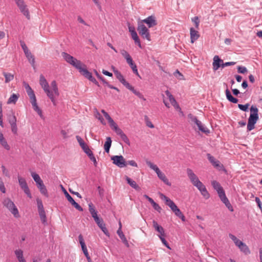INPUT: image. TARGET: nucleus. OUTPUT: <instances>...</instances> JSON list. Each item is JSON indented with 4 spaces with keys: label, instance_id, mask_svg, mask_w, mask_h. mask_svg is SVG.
<instances>
[{
    "label": "nucleus",
    "instance_id": "nucleus-1",
    "mask_svg": "<svg viewBox=\"0 0 262 262\" xmlns=\"http://www.w3.org/2000/svg\"><path fill=\"white\" fill-rule=\"evenodd\" d=\"M62 56L64 59L69 64L79 70V72L86 78L95 83L98 86H99V83L93 77L92 73L90 72L86 69L85 64H83L80 60H77L72 56L66 52L61 53Z\"/></svg>",
    "mask_w": 262,
    "mask_h": 262
},
{
    "label": "nucleus",
    "instance_id": "nucleus-2",
    "mask_svg": "<svg viewBox=\"0 0 262 262\" xmlns=\"http://www.w3.org/2000/svg\"><path fill=\"white\" fill-rule=\"evenodd\" d=\"M24 86L27 94L30 97V102L33 106V109L34 111L37 112L38 114H41V111L37 104L36 99L33 90L31 89L30 85L26 82H24Z\"/></svg>",
    "mask_w": 262,
    "mask_h": 262
},
{
    "label": "nucleus",
    "instance_id": "nucleus-3",
    "mask_svg": "<svg viewBox=\"0 0 262 262\" xmlns=\"http://www.w3.org/2000/svg\"><path fill=\"white\" fill-rule=\"evenodd\" d=\"M39 83L48 97L50 99L53 104L55 105L56 101L53 92L50 90L49 84L42 75L40 76Z\"/></svg>",
    "mask_w": 262,
    "mask_h": 262
},
{
    "label": "nucleus",
    "instance_id": "nucleus-4",
    "mask_svg": "<svg viewBox=\"0 0 262 262\" xmlns=\"http://www.w3.org/2000/svg\"><path fill=\"white\" fill-rule=\"evenodd\" d=\"M146 164L152 169H153L157 174L158 178L161 180L165 184L168 186H170L171 184L169 182L165 174L161 172L158 166L151 163L150 161L146 160Z\"/></svg>",
    "mask_w": 262,
    "mask_h": 262
},
{
    "label": "nucleus",
    "instance_id": "nucleus-5",
    "mask_svg": "<svg viewBox=\"0 0 262 262\" xmlns=\"http://www.w3.org/2000/svg\"><path fill=\"white\" fill-rule=\"evenodd\" d=\"M120 53L121 54L122 56L126 59L127 63L129 65L130 67L132 68L133 73L138 77H140V75L138 72L137 66L134 62L129 53L124 49H122L120 51Z\"/></svg>",
    "mask_w": 262,
    "mask_h": 262
},
{
    "label": "nucleus",
    "instance_id": "nucleus-6",
    "mask_svg": "<svg viewBox=\"0 0 262 262\" xmlns=\"http://www.w3.org/2000/svg\"><path fill=\"white\" fill-rule=\"evenodd\" d=\"M188 118L189 121L191 122V124L196 125L198 129L202 133L206 134H208L210 133V130L204 126L201 121L199 120L196 116L193 115L192 114H189L188 115Z\"/></svg>",
    "mask_w": 262,
    "mask_h": 262
},
{
    "label": "nucleus",
    "instance_id": "nucleus-7",
    "mask_svg": "<svg viewBox=\"0 0 262 262\" xmlns=\"http://www.w3.org/2000/svg\"><path fill=\"white\" fill-rule=\"evenodd\" d=\"M3 204L13 214L14 217H19L18 210L14 203L9 199L6 198L3 201Z\"/></svg>",
    "mask_w": 262,
    "mask_h": 262
},
{
    "label": "nucleus",
    "instance_id": "nucleus-8",
    "mask_svg": "<svg viewBox=\"0 0 262 262\" xmlns=\"http://www.w3.org/2000/svg\"><path fill=\"white\" fill-rule=\"evenodd\" d=\"M137 30L143 38L146 39L148 41L151 40L148 29L142 23H138Z\"/></svg>",
    "mask_w": 262,
    "mask_h": 262
},
{
    "label": "nucleus",
    "instance_id": "nucleus-9",
    "mask_svg": "<svg viewBox=\"0 0 262 262\" xmlns=\"http://www.w3.org/2000/svg\"><path fill=\"white\" fill-rule=\"evenodd\" d=\"M19 8L20 12L27 18L30 19V15L27 5L25 4L24 0H14Z\"/></svg>",
    "mask_w": 262,
    "mask_h": 262
},
{
    "label": "nucleus",
    "instance_id": "nucleus-10",
    "mask_svg": "<svg viewBox=\"0 0 262 262\" xmlns=\"http://www.w3.org/2000/svg\"><path fill=\"white\" fill-rule=\"evenodd\" d=\"M114 164L120 168L125 167L127 166V162L124 157L120 156H113L111 157Z\"/></svg>",
    "mask_w": 262,
    "mask_h": 262
},
{
    "label": "nucleus",
    "instance_id": "nucleus-11",
    "mask_svg": "<svg viewBox=\"0 0 262 262\" xmlns=\"http://www.w3.org/2000/svg\"><path fill=\"white\" fill-rule=\"evenodd\" d=\"M18 181L21 189L24 191V192L29 198H32V195L30 192V190L25 179L20 176H18Z\"/></svg>",
    "mask_w": 262,
    "mask_h": 262
},
{
    "label": "nucleus",
    "instance_id": "nucleus-12",
    "mask_svg": "<svg viewBox=\"0 0 262 262\" xmlns=\"http://www.w3.org/2000/svg\"><path fill=\"white\" fill-rule=\"evenodd\" d=\"M250 112L248 121L256 123L258 120V110L256 106L252 105L250 108Z\"/></svg>",
    "mask_w": 262,
    "mask_h": 262
},
{
    "label": "nucleus",
    "instance_id": "nucleus-13",
    "mask_svg": "<svg viewBox=\"0 0 262 262\" xmlns=\"http://www.w3.org/2000/svg\"><path fill=\"white\" fill-rule=\"evenodd\" d=\"M95 222L98 226L101 229L103 233L107 236H110V233L105 227V224L104 223L103 220L101 217H98L94 220Z\"/></svg>",
    "mask_w": 262,
    "mask_h": 262
},
{
    "label": "nucleus",
    "instance_id": "nucleus-14",
    "mask_svg": "<svg viewBox=\"0 0 262 262\" xmlns=\"http://www.w3.org/2000/svg\"><path fill=\"white\" fill-rule=\"evenodd\" d=\"M144 23L147 25L149 28L153 27L157 25V22L155 16L151 15L143 19L141 22Z\"/></svg>",
    "mask_w": 262,
    "mask_h": 262
},
{
    "label": "nucleus",
    "instance_id": "nucleus-15",
    "mask_svg": "<svg viewBox=\"0 0 262 262\" xmlns=\"http://www.w3.org/2000/svg\"><path fill=\"white\" fill-rule=\"evenodd\" d=\"M186 171L187 176L193 185L197 183L198 182L200 181L196 174L193 172L192 169L187 168Z\"/></svg>",
    "mask_w": 262,
    "mask_h": 262
},
{
    "label": "nucleus",
    "instance_id": "nucleus-16",
    "mask_svg": "<svg viewBox=\"0 0 262 262\" xmlns=\"http://www.w3.org/2000/svg\"><path fill=\"white\" fill-rule=\"evenodd\" d=\"M76 138L80 147L86 154L92 151L80 136H76Z\"/></svg>",
    "mask_w": 262,
    "mask_h": 262
},
{
    "label": "nucleus",
    "instance_id": "nucleus-17",
    "mask_svg": "<svg viewBox=\"0 0 262 262\" xmlns=\"http://www.w3.org/2000/svg\"><path fill=\"white\" fill-rule=\"evenodd\" d=\"M119 225H120V227H119V228L118 229V230H117V233L118 235H119V237L120 238V239H121L123 243L127 247H129V245L128 244V242L126 238L125 237L124 234H123V232L121 230V224L120 222H119Z\"/></svg>",
    "mask_w": 262,
    "mask_h": 262
},
{
    "label": "nucleus",
    "instance_id": "nucleus-18",
    "mask_svg": "<svg viewBox=\"0 0 262 262\" xmlns=\"http://www.w3.org/2000/svg\"><path fill=\"white\" fill-rule=\"evenodd\" d=\"M78 239H79V243L81 247L82 250L84 255L86 257L89 256L90 255L89 254V253H88V250L86 248V246L84 243L83 236L81 234H80L78 236Z\"/></svg>",
    "mask_w": 262,
    "mask_h": 262
},
{
    "label": "nucleus",
    "instance_id": "nucleus-19",
    "mask_svg": "<svg viewBox=\"0 0 262 262\" xmlns=\"http://www.w3.org/2000/svg\"><path fill=\"white\" fill-rule=\"evenodd\" d=\"M223 60L220 59L217 55L213 57V69L214 71L217 70L220 67H222Z\"/></svg>",
    "mask_w": 262,
    "mask_h": 262
},
{
    "label": "nucleus",
    "instance_id": "nucleus-20",
    "mask_svg": "<svg viewBox=\"0 0 262 262\" xmlns=\"http://www.w3.org/2000/svg\"><path fill=\"white\" fill-rule=\"evenodd\" d=\"M190 34L191 42L193 43L200 37V34L198 31H196L193 28L190 29Z\"/></svg>",
    "mask_w": 262,
    "mask_h": 262
},
{
    "label": "nucleus",
    "instance_id": "nucleus-21",
    "mask_svg": "<svg viewBox=\"0 0 262 262\" xmlns=\"http://www.w3.org/2000/svg\"><path fill=\"white\" fill-rule=\"evenodd\" d=\"M152 225L155 229L160 233L159 236H165L164 228L161 226L159 225L155 220L152 221Z\"/></svg>",
    "mask_w": 262,
    "mask_h": 262
},
{
    "label": "nucleus",
    "instance_id": "nucleus-22",
    "mask_svg": "<svg viewBox=\"0 0 262 262\" xmlns=\"http://www.w3.org/2000/svg\"><path fill=\"white\" fill-rule=\"evenodd\" d=\"M125 180L127 181V183L133 188L137 191H140L141 188L139 186L136 182L133 180L132 179L129 178L127 176H125Z\"/></svg>",
    "mask_w": 262,
    "mask_h": 262
},
{
    "label": "nucleus",
    "instance_id": "nucleus-23",
    "mask_svg": "<svg viewBox=\"0 0 262 262\" xmlns=\"http://www.w3.org/2000/svg\"><path fill=\"white\" fill-rule=\"evenodd\" d=\"M89 210L94 220L99 217L97 215L98 212L95 210V207L92 203L89 204Z\"/></svg>",
    "mask_w": 262,
    "mask_h": 262
},
{
    "label": "nucleus",
    "instance_id": "nucleus-24",
    "mask_svg": "<svg viewBox=\"0 0 262 262\" xmlns=\"http://www.w3.org/2000/svg\"><path fill=\"white\" fill-rule=\"evenodd\" d=\"M51 86L52 88V90L51 91L53 92V94L54 96L58 97L59 95V93L58 91V89L57 87V85L55 80H53L51 83Z\"/></svg>",
    "mask_w": 262,
    "mask_h": 262
},
{
    "label": "nucleus",
    "instance_id": "nucleus-25",
    "mask_svg": "<svg viewBox=\"0 0 262 262\" xmlns=\"http://www.w3.org/2000/svg\"><path fill=\"white\" fill-rule=\"evenodd\" d=\"M225 94L227 97V99L228 101L233 103H236L238 102V99L236 98H234L231 95L230 91L228 89H227L225 91Z\"/></svg>",
    "mask_w": 262,
    "mask_h": 262
},
{
    "label": "nucleus",
    "instance_id": "nucleus-26",
    "mask_svg": "<svg viewBox=\"0 0 262 262\" xmlns=\"http://www.w3.org/2000/svg\"><path fill=\"white\" fill-rule=\"evenodd\" d=\"M37 187L39 189L40 193L44 195L46 197L49 196L48 190L45 186V185L43 184V182L42 183L37 185Z\"/></svg>",
    "mask_w": 262,
    "mask_h": 262
},
{
    "label": "nucleus",
    "instance_id": "nucleus-27",
    "mask_svg": "<svg viewBox=\"0 0 262 262\" xmlns=\"http://www.w3.org/2000/svg\"><path fill=\"white\" fill-rule=\"evenodd\" d=\"M171 210L174 213L175 215L178 217H179L182 214V212L178 208L177 206L174 203L172 204H170V206L169 207Z\"/></svg>",
    "mask_w": 262,
    "mask_h": 262
},
{
    "label": "nucleus",
    "instance_id": "nucleus-28",
    "mask_svg": "<svg viewBox=\"0 0 262 262\" xmlns=\"http://www.w3.org/2000/svg\"><path fill=\"white\" fill-rule=\"evenodd\" d=\"M229 236L234 242L235 245L238 247V248L241 247V245H243L244 243L238 239L235 235L230 233L229 234Z\"/></svg>",
    "mask_w": 262,
    "mask_h": 262
},
{
    "label": "nucleus",
    "instance_id": "nucleus-29",
    "mask_svg": "<svg viewBox=\"0 0 262 262\" xmlns=\"http://www.w3.org/2000/svg\"><path fill=\"white\" fill-rule=\"evenodd\" d=\"M112 69L113 70V72L115 74L116 78L119 80V81L122 83L125 79L124 78L122 74L117 70H116L115 67H113Z\"/></svg>",
    "mask_w": 262,
    "mask_h": 262
},
{
    "label": "nucleus",
    "instance_id": "nucleus-30",
    "mask_svg": "<svg viewBox=\"0 0 262 262\" xmlns=\"http://www.w3.org/2000/svg\"><path fill=\"white\" fill-rule=\"evenodd\" d=\"M117 134L120 136L121 139L128 145H130V142L127 138V136L123 132V131L121 129L119 132H118Z\"/></svg>",
    "mask_w": 262,
    "mask_h": 262
},
{
    "label": "nucleus",
    "instance_id": "nucleus-31",
    "mask_svg": "<svg viewBox=\"0 0 262 262\" xmlns=\"http://www.w3.org/2000/svg\"><path fill=\"white\" fill-rule=\"evenodd\" d=\"M112 145V140L111 138L108 137L106 139V141L104 145V148L106 152L108 153L110 151V149L111 148Z\"/></svg>",
    "mask_w": 262,
    "mask_h": 262
},
{
    "label": "nucleus",
    "instance_id": "nucleus-32",
    "mask_svg": "<svg viewBox=\"0 0 262 262\" xmlns=\"http://www.w3.org/2000/svg\"><path fill=\"white\" fill-rule=\"evenodd\" d=\"M31 176L32 177L33 180L35 182L36 186L43 182L42 180L41 179L39 176L38 174L36 173L35 172H32Z\"/></svg>",
    "mask_w": 262,
    "mask_h": 262
},
{
    "label": "nucleus",
    "instance_id": "nucleus-33",
    "mask_svg": "<svg viewBox=\"0 0 262 262\" xmlns=\"http://www.w3.org/2000/svg\"><path fill=\"white\" fill-rule=\"evenodd\" d=\"M207 156L208 159L213 166L215 167L219 166L220 162L217 160H216L214 157L212 156L210 154H208Z\"/></svg>",
    "mask_w": 262,
    "mask_h": 262
},
{
    "label": "nucleus",
    "instance_id": "nucleus-34",
    "mask_svg": "<svg viewBox=\"0 0 262 262\" xmlns=\"http://www.w3.org/2000/svg\"><path fill=\"white\" fill-rule=\"evenodd\" d=\"M239 249L240 251L244 253L245 255H249L251 253L249 247L244 243L243 244V245L241 246Z\"/></svg>",
    "mask_w": 262,
    "mask_h": 262
},
{
    "label": "nucleus",
    "instance_id": "nucleus-35",
    "mask_svg": "<svg viewBox=\"0 0 262 262\" xmlns=\"http://www.w3.org/2000/svg\"><path fill=\"white\" fill-rule=\"evenodd\" d=\"M108 123L111 128L113 129L116 134L121 130V129L118 127L117 124L115 123L113 119L110 121Z\"/></svg>",
    "mask_w": 262,
    "mask_h": 262
},
{
    "label": "nucleus",
    "instance_id": "nucleus-36",
    "mask_svg": "<svg viewBox=\"0 0 262 262\" xmlns=\"http://www.w3.org/2000/svg\"><path fill=\"white\" fill-rule=\"evenodd\" d=\"M211 184L213 188L216 190L217 193L224 190L223 187L221 186L220 184L216 181H213Z\"/></svg>",
    "mask_w": 262,
    "mask_h": 262
},
{
    "label": "nucleus",
    "instance_id": "nucleus-37",
    "mask_svg": "<svg viewBox=\"0 0 262 262\" xmlns=\"http://www.w3.org/2000/svg\"><path fill=\"white\" fill-rule=\"evenodd\" d=\"M19 97V95H16L15 94H13L9 98L7 103L10 104V103H14L15 104L16 101H17Z\"/></svg>",
    "mask_w": 262,
    "mask_h": 262
},
{
    "label": "nucleus",
    "instance_id": "nucleus-38",
    "mask_svg": "<svg viewBox=\"0 0 262 262\" xmlns=\"http://www.w3.org/2000/svg\"><path fill=\"white\" fill-rule=\"evenodd\" d=\"M165 94L166 96L168 97L169 101L170 102L171 104L172 105H175L177 104V101L175 100L173 96L171 94L170 92L168 90H167L165 91Z\"/></svg>",
    "mask_w": 262,
    "mask_h": 262
},
{
    "label": "nucleus",
    "instance_id": "nucleus-39",
    "mask_svg": "<svg viewBox=\"0 0 262 262\" xmlns=\"http://www.w3.org/2000/svg\"><path fill=\"white\" fill-rule=\"evenodd\" d=\"M3 75L5 78V82L8 83L14 78V75L9 73L3 72Z\"/></svg>",
    "mask_w": 262,
    "mask_h": 262
},
{
    "label": "nucleus",
    "instance_id": "nucleus-40",
    "mask_svg": "<svg viewBox=\"0 0 262 262\" xmlns=\"http://www.w3.org/2000/svg\"><path fill=\"white\" fill-rule=\"evenodd\" d=\"M25 55L32 66H34L35 63V58L34 56L31 54V52L30 51H28V53L25 54Z\"/></svg>",
    "mask_w": 262,
    "mask_h": 262
},
{
    "label": "nucleus",
    "instance_id": "nucleus-41",
    "mask_svg": "<svg viewBox=\"0 0 262 262\" xmlns=\"http://www.w3.org/2000/svg\"><path fill=\"white\" fill-rule=\"evenodd\" d=\"M160 196H161V198L163 200H164L165 201V203L169 207L170 206V204H172L174 202L171 200L169 198H168V197H167L166 196H165V195H164L162 193H161L160 194Z\"/></svg>",
    "mask_w": 262,
    "mask_h": 262
},
{
    "label": "nucleus",
    "instance_id": "nucleus-42",
    "mask_svg": "<svg viewBox=\"0 0 262 262\" xmlns=\"http://www.w3.org/2000/svg\"><path fill=\"white\" fill-rule=\"evenodd\" d=\"M86 155H88V156L89 157L90 159L93 162L94 166L95 167H97V161H96V159L95 156H94V154H93V152L92 151H91L90 152L88 153Z\"/></svg>",
    "mask_w": 262,
    "mask_h": 262
},
{
    "label": "nucleus",
    "instance_id": "nucleus-43",
    "mask_svg": "<svg viewBox=\"0 0 262 262\" xmlns=\"http://www.w3.org/2000/svg\"><path fill=\"white\" fill-rule=\"evenodd\" d=\"M36 202L37 205L38 211L45 210L42 201L39 199H37L36 200Z\"/></svg>",
    "mask_w": 262,
    "mask_h": 262
},
{
    "label": "nucleus",
    "instance_id": "nucleus-44",
    "mask_svg": "<svg viewBox=\"0 0 262 262\" xmlns=\"http://www.w3.org/2000/svg\"><path fill=\"white\" fill-rule=\"evenodd\" d=\"M219 198L222 202L226 201L228 198L226 197L225 191L223 190L222 191H220V192L217 193Z\"/></svg>",
    "mask_w": 262,
    "mask_h": 262
},
{
    "label": "nucleus",
    "instance_id": "nucleus-45",
    "mask_svg": "<svg viewBox=\"0 0 262 262\" xmlns=\"http://www.w3.org/2000/svg\"><path fill=\"white\" fill-rule=\"evenodd\" d=\"M94 73L97 77L100 79L104 84L106 86L108 85L109 83L102 76H101L96 70H94Z\"/></svg>",
    "mask_w": 262,
    "mask_h": 262
},
{
    "label": "nucleus",
    "instance_id": "nucleus-46",
    "mask_svg": "<svg viewBox=\"0 0 262 262\" xmlns=\"http://www.w3.org/2000/svg\"><path fill=\"white\" fill-rule=\"evenodd\" d=\"M194 186H195L200 192L202 191V189L204 190L206 189V187L201 181L198 182Z\"/></svg>",
    "mask_w": 262,
    "mask_h": 262
},
{
    "label": "nucleus",
    "instance_id": "nucleus-47",
    "mask_svg": "<svg viewBox=\"0 0 262 262\" xmlns=\"http://www.w3.org/2000/svg\"><path fill=\"white\" fill-rule=\"evenodd\" d=\"M63 191H64V193L65 194L66 197L67 198L68 201L71 203H72L74 200L73 199V198L68 193V192L67 191V190L62 186Z\"/></svg>",
    "mask_w": 262,
    "mask_h": 262
},
{
    "label": "nucleus",
    "instance_id": "nucleus-48",
    "mask_svg": "<svg viewBox=\"0 0 262 262\" xmlns=\"http://www.w3.org/2000/svg\"><path fill=\"white\" fill-rule=\"evenodd\" d=\"M225 205V206L228 208V209L231 212L233 211V207L232 206L231 204H230L229 200L227 199V200H226V201H224L223 202Z\"/></svg>",
    "mask_w": 262,
    "mask_h": 262
},
{
    "label": "nucleus",
    "instance_id": "nucleus-49",
    "mask_svg": "<svg viewBox=\"0 0 262 262\" xmlns=\"http://www.w3.org/2000/svg\"><path fill=\"white\" fill-rule=\"evenodd\" d=\"M20 45L25 53V54L28 53V51H29L28 47H27L25 42L23 40L20 41Z\"/></svg>",
    "mask_w": 262,
    "mask_h": 262
},
{
    "label": "nucleus",
    "instance_id": "nucleus-50",
    "mask_svg": "<svg viewBox=\"0 0 262 262\" xmlns=\"http://www.w3.org/2000/svg\"><path fill=\"white\" fill-rule=\"evenodd\" d=\"M144 120H145V121L146 122V125L151 128H152L154 127V125L152 124V123H151V122L149 120L148 117H147V116H144Z\"/></svg>",
    "mask_w": 262,
    "mask_h": 262
},
{
    "label": "nucleus",
    "instance_id": "nucleus-51",
    "mask_svg": "<svg viewBox=\"0 0 262 262\" xmlns=\"http://www.w3.org/2000/svg\"><path fill=\"white\" fill-rule=\"evenodd\" d=\"M249 106V103H247L245 105H243V104H238V108L242 110V111H243L244 112H247L248 111V108Z\"/></svg>",
    "mask_w": 262,
    "mask_h": 262
},
{
    "label": "nucleus",
    "instance_id": "nucleus-52",
    "mask_svg": "<svg viewBox=\"0 0 262 262\" xmlns=\"http://www.w3.org/2000/svg\"><path fill=\"white\" fill-rule=\"evenodd\" d=\"M8 121L10 124L16 123V118L14 114L9 116Z\"/></svg>",
    "mask_w": 262,
    "mask_h": 262
},
{
    "label": "nucleus",
    "instance_id": "nucleus-53",
    "mask_svg": "<svg viewBox=\"0 0 262 262\" xmlns=\"http://www.w3.org/2000/svg\"><path fill=\"white\" fill-rule=\"evenodd\" d=\"M135 95L137 96L139 98L143 99V100H146L145 98L144 97L143 95L139 91H137L135 89L132 91Z\"/></svg>",
    "mask_w": 262,
    "mask_h": 262
},
{
    "label": "nucleus",
    "instance_id": "nucleus-54",
    "mask_svg": "<svg viewBox=\"0 0 262 262\" xmlns=\"http://www.w3.org/2000/svg\"><path fill=\"white\" fill-rule=\"evenodd\" d=\"M135 95L137 96L139 98L143 99V100H146L145 98L144 97L143 95L139 91H137L135 89L132 91Z\"/></svg>",
    "mask_w": 262,
    "mask_h": 262
},
{
    "label": "nucleus",
    "instance_id": "nucleus-55",
    "mask_svg": "<svg viewBox=\"0 0 262 262\" xmlns=\"http://www.w3.org/2000/svg\"><path fill=\"white\" fill-rule=\"evenodd\" d=\"M1 144L7 150H9L10 149V146L8 145L7 141L4 139L3 141L0 142Z\"/></svg>",
    "mask_w": 262,
    "mask_h": 262
},
{
    "label": "nucleus",
    "instance_id": "nucleus-56",
    "mask_svg": "<svg viewBox=\"0 0 262 262\" xmlns=\"http://www.w3.org/2000/svg\"><path fill=\"white\" fill-rule=\"evenodd\" d=\"M71 204L78 211H83V208L77 203H76L74 200L72 203H71Z\"/></svg>",
    "mask_w": 262,
    "mask_h": 262
},
{
    "label": "nucleus",
    "instance_id": "nucleus-57",
    "mask_svg": "<svg viewBox=\"0 0 262 262\" xmlns=\"http://www.w3.org/2000/svg\"><path fill=\"white\" fill-rule=\"evenodd\" d=\"M15 254L18 260L23 257V251L21 250H16L15 251Z\"/></svg>",
    "mask_w": 262,
    "mask_h": 262
},
{
    "label": "nucleus",
    "instance_id": "nucleus-58",
    "mask_svg": "<svg viewBox=\"0 0 262 262\" xmlns=\"http://www.w3.org/2000/svg\"><path fill=\"white\" fill-rule=\"evenodd\" d=\"M122 84L124 85L127 89L131 91H132L134 89V88L133 86H132L128 82H127L126 80H125L122 83Z\"/></svg>",
    "mask_w": 262,
    "mask_h": 262
},
{
    "label": "nucleus",
    "instance_id": "nucleus-59",
    "mask_svg": "<svg viewBox=\"0 0 262 262\" xmlns=\"http://www.w3.org/2000/svg\"><path fill=\"white\" fill-rule=\"evenodd\" d=\"M201 194L206 199H208L210 197V194L208 193V191L207 190L206 188L204 189V190H202V191H201Z\"/></svg>",
    "mask_w": 262,
    "mask_h": 262
},
{
    "label": "nucleus",
    "instance_id": "nucleus-60",
    "mask_svg": "<svg viewBox=\"0 0 262 262\" xmlns=\"http://www.w3.org/2000/svg\"><path fill=\"white\" fill-rule=\"evenodd\" d=\"M237 71L239 73L245 74L247 72V69L245 67L238 66L237 67Z\"/></svg>",
    "mask_w": 262,
    "mask_h": 262
},
{
    "label": "nucleus",
    "instance_id": "nucleus-61",
    "mask_svg": "<svg viewBox=\"0 0 262 262\" xmlns=\"http://www.w3.org/2000/svg\"><path fill=\"white\" fill-rule=\"evenodd\" d=\"M255 123L248 121L247 131H251V130L253 129L255 127Z\"/></svg>",
    "mask_w": 262,
    "mask_h": 262
},
{
    "label": "nucleus",
    "instance_id": "nucleus-62",
    "mask_svg": "<svg viewBox=\"0 0 262 262\" xmlns=\"http://www.w3.org/2000/svg\"><path fill=\"white\" fill-rule=\"evenodd\" d=\"M165 236H159V238L161 239L162 243L168 249H170L169 244L164 238Z\"/></svg>",
    "mask_w": 262,
    "mask_h": 262
},
{
    "label": "nucleus",
    "instance_id": "nucleus-63",
    "mask_svg": "<svg viewBox=\"0 0 262 262\" xmlns=\"http://www.w3.org/2000/svg\"><path fill=\"white\" fill-rule=\"evenodd\" d=\"M96 117L100 121L101 123L105 125V122L103 118V117L100 115V113L98 112H97V113L96 114Z\"/></svg>",
    "mask_w": 262,
    "mask_h": 262
},
{
    "label": "nucleus",
    "instance_id": "nucleus-64",
    "mask_svg": "<svg viewBox=\"0 0 262 262\" xmlns=\"http://www.w3.org/2000/svg\"><path fill=\"white\" fill-rule=\"evenodd\" d=\"M192 21L194 23L195 26L196 28L199 27L200 20L198 16H195L192 18Z\"/></svg>",
    "mask_w": 262,
    "mask_h": 262
}]
</instances>
